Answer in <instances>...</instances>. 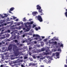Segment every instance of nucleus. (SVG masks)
<instances>
[{
  "label": "nucleus",
  "mask_w": 67,
  "mask_h": 67,
  "mask_svg": "<svg viewBox=\"0 0 67 67\" xmlns=\"http://www.w3.org/2000/svg\"><path fill=\"white\" fill-rule=\"evenodd\" d=\"M12 47H13V50L15 53V56H17L19 54V52L18 51L19 49L18 47L15 45L11 44L10 45L8 48L9 50L12 49Z\"/></svg>",
  "instance_id": "nucleus-1"
},
{
  "label": "nucleus",
  "mask_w": 67,
  "mask_h": 67,
  "mask_svg": "<svg viewBox=\"0 0 67 67\" xmlns=\"http://www.w3.org/2000/svg\"><path fill=\"white\" fill-rule=\"evenodd\" d=\"M35 18L36 19H37L40 22H42L43 21L41 16L40 15H38V16H36Z\"/></svg>",
  "instance_id": "nucleus-2"
},
{
  "label": "nucleus",
  "mask_w": 67,
  "mask_h": 67,
  "mask_svg": "<svg viewBox=\"0 0 67 67\" xmlns=\"http://www.w3.org/2000/svg\"><path fill=\"white\" fill-rule=\"evenodd\" d=\"M51 60H53V59H46L45 60H43V62H46L47 64H50L51 63Z\"/></svg>",
  "instance_id": "nucleus-3"
},
{
  "label": "nucleus",
  "mask_w": 67,
  "mask_h": 67,
  "mask_svg": "<svg viewBox=\"0 0 67 67\" xmlns=\"http://www.w3.org/2000/svg\"><path fill=\"white\" fill-rule=\"evenodd\" d=\"M37 9L38 10V12L40 13H43L42 12V9H41V7L39 5H37Z\"/></svg>",
  "instance_id": "nucleus-4"
},
{
  "label": "nucleus",
  "mask_w": 67,
  "mask_h": 67,
  "mask_svg": "<svg viewBox=\"0 0 67 67\" xmlns=\"http://www.w3.org/2000/svg\"><path fill=\"white\" fill-rule=\"evenodd\" d=\"M41 52V50H38L37 49H36L34 51V52L35 53H39V52Z\"/></svg>",
  "instance_id": "nucleus-5"
},
{
  "label": "nucleus",
  "mask_w": 67,
  "mask_h": 67,
  "mask_svg": "<svg viewBox=\"0 0 67 67\" xmlns=\"http://www.w3.org/2000/svg\"><path fill=\"white\" fill-rule=\"evenodd\" d=\"M49 51V50H46V52L47 53H46L45 52H43L42 54L43 55H47V54H49V53L48 52V51Z\"/></svg>",
  "instance_id": "nucleus-6"
},
{
  "label": "nucleus",
  "mask_w": 67,
  "mask_h": 67,
  "mask_svg": "<svg viewBox=\"0 0 67 67\" xmlns=\"http://www.w3.org/2000/svg\"><path fill=\"white\" fill-rule=\"evenodd\" d=\"M25 27L27 28V29H29L28 28V27H29V29H30L31 28V26L30 25H29V26H27L26 25V24H25Z\"/></svg>",
  "instance_id": "nucleus-7"
},
{
  "label": "nucleus",
  "mask_w": 67,
  "mask_h": 67,
  "mask_svg": "<svg viewBox=\"0 0 67 67\" xmlns=\"http://www.w3.org/2000/svg\"><path fill=\"white\" fill-rule=\"evenodd\" d=\"M32 14L34 16H35L37 14V13L36 12H32Z\"/></svg>",
  "instance_id": "nucleus-8"
},
{
  "label": "nucleus",
  "mask_w": 67,
  "mask_h": 67,
  "mask_svg": "<svg viewBox=\"0 0 67 67\" xmlns=\"http://www.w3.org/2000/svg\"><path fill=\"white\" fill-rule=\"evenodd\" d=\"M34 23L33 22V21H31L30 22H27V24L28 25H31L33 24V23Z\"/></svg>",
  "instance_id": "nucleus-9"
},
{
  "label": "nucleus",
  "mask_w": 67,
  "mask_h": 67,
  "mask_svg": "<svg viewBox=\"0 0 67 67\" xmlns=\"http://www.w3.org/2000/svg\"><path fill=\"white\" fill-rule=\"evenodd\" d=\"M33 37H39L40 36L38 35H33Z\"/></svg>",
  "instance_id": "nucleus-10"
},
{
  "label": "nucleus",
  "mask_w": 67,
  "mask_h": 67,
  "mask_svg": "<svg viewBox=\"0 0 67 67\" xmlns=\"http://www.w3.org/2000/svg\"><path fill=\"white\" fill-rule=\"evenodd\" d=\"M23 43H24L25 42H27V40L26 38H25L23 39Z\"/></svg>",
  "instance_id": "nucleus-11"
},
{
  "label": "nucleus",
  "mask_w": 67,
  "mask_h": 67,
  "mask_svg": "<svg viewBox=\"0 0 67 67\" xmlns=\"http://www.w3.org/2000/svg\"><path fill=\"white\" fill-rule=\"evenodd\" d=\"M14 9V7L13 8H11L10 9V11H12Z\"/></svg>",
  "instance_id": "nucleus-12"
},
{
  "label": "nucleus",
  "mask_w": 67,
  "mask_h": 67,
  "mask_svg": "<svg viewBox=\"0 0 67 67\" xmlns=\"http://www.w3.org/2000/svg\"><path fill=\"white\" fill-rule=\"evenodd\" d=\"M41 43V45L42 46H43V45H44V43L43 42H42Z\"/></svg>",
  "instance_id": "nucleus-13"
},
{
  "label": "nucleus",
  "mask_w": 67,
  "mask_h": 67,
  "mask_svg": "<svg viewBox=\"0 0 67 67\" xmlns=\"http://www.w3.org/2000/svg\"><path fill=\"white\" fill-rule=\"evenodd\" d=\"M56 54L57 56H59V53L58 52H57L56 53Z\"/></svg>",
  "instance_id": "nucleus-14"
},
{
  "label": "nucleus",
  "mask_w": 67,
  "mask_h": 67,
  "mask_svg": "<svg viewBox=\"0 0 67 67\" xmlns=\"http://www.w3.org/2000/svg\"><path fill=\"white\" fill-rule=\"evenodd\" d=\"M33 58H37V56H36L35 55H33Z\"/></svg>",
  "instance_id": "nucleus-15"
},
{
  "label": "nucleus",
  "mask_w": 67,
  "mask_h": 67,
  "mask_svg": "<svg viewBox=\"0 0 67 67\" xmlns=\"http://www.w3.org/2000/svg\"><path fill=\"white\" fill-rule=\"evenodd\" d=\"M23 20L24 21H27L26 19H25V18H24L23 19Z\"/></svg>",
  "instance_id": "nucleus-16"
},
{
  "label": "nucleus",
  "mask_w": 67,
  "mask_h": 67,
  "mask_svg": "<svg viewBox=\"0 0 67 67\" xmlns=\"http://www.w3.org/2000/svg\"><path fill=\"white\" fill-rule=\"evenodd\" d=\"M23 60H19V63H21V62L22 63V62H23Z\"/></svg>",
  "instance_id": "nucleus-17"
},
{
  "label": "nucleus",
  "mask_w": 67,
  "mask_h": 67,
  "mask_svg": "<svg viewBox=\"0 0 67 67\" xmlns=\"http://www.w3.org/2000/svg\"><path fill=\"white\" fill-rule=\"evenodd\" d=\"M36 26V25H34V24H33V26H32V27L33 28H34Z\"/></svg>",
  "instance_id": "nucleus-18"
},
{
  "label": "nucleus",
  "mask_w": 67,
  "mask_h": 67,
  "mask_svg": "<svg viewBox=\"0 0 67 67\" xmlns=\"http://www.w3.org/2000/svg\"><path fill=\"white\" fill-rule=\"evenodd\" d=\"M63 45L62 44L60 45V47H63Z\"/></svg>",
  "instance_id": "nucleus-19"
},
{
  "label": "nucleus",
  "mask_w": 67,
  "mask_h": 67,
  "mask_svg": "<svg viewBox=\"0 0 67 67\" xmlns=\"http://www.w3.org/2000/svg\"><path fill=\"white\" fill-rule=\"evenodd\" d=\"M4 60H5V59H3V60L1 59V60L0 62H3V61H4Z\"/></svg>",
  "instance_id": "nucleus-20"
},
{
  "label": "nucleus",
  "mask_w": 67,
  "mask_h": 67,
  "mask_svg": "<svg viewBox=\"0 0 67 67\" xmlns=\"http://www.w3.org/2000/svg\"><path fill=\"white\" fill-rule=\"evenodd\" d=\"M44 48H42L41 49V52L43 51H44Z\"/></svg>",
  "instance_id": "nucleus-21"
},
{
  "label": "nucleus",
  "mask_w": 67,
  "mask_h": 67,
  "mask_svg": "<svg viewBox=\"0 0 67 67\" xmlns=\"http://www.w3.org/2000/svg\"><path fill=\"white\" fill-rule=\"evenodd\" d=\"M31 65H32V63H31L29 64V66H30Z\"/></svg>",
  "instance_id": "nucleus-22"
},
{
  "label": "nucleus",
  "mask_w": 67,
  "mask_h": 67,
  "mask_svg": "<svg viewBox=\"0 0 67 67\" xmlns=\"http://www.w3.org/2000/svg\"><path fill=\"white\" fill-rule=\"evenodd\" d=\"M38 38H39V40L40 41H41L42 40V39L41 38V37H40V36L39 37H38Z\"/></svg>",
  "instance_id": "nucleus-23"
},
{
  "label": "nucleus",
  "mask_w": 67,
  "mask_h": 67,
  "mask_svg": "<svg viewBox=\"0 0 67 67\" xmlns=\"http://www.w3.org/2000/svg\"><path fill=\"white\" fill-rule=\"evenodd\" d=\"M53 43L55 44H57V42L56 41H55L53 42Z\"/></svg>",
  "instance_id": "nucleus-24"
},
{
  "label": "nucleus",
  "mask_w": 67,
  "mask_h": 67,
  "mask_svg": "<svg viewBox=\"0 0 67 67\" xmlns=\"http://www.w3.org/2000/svg\"><path fill=\"white\" fill-rule=\"evenodd\" d=\"M58 51H60V52H61V50L60 48H59L58 49Z\"/></svg>",
  "instance_id": "nucleus-25"
},
{
  "label": "nucleus",
  "mask_w": 67,
  "mask_h": 67,
  "mask_svg": "<svg viewBox=\"0 0 67 67\" xmlns=\"http://www.w3.org/2000/svg\"><path fill=\"white\" fill-rule=\"evenodd\" d=\"M47 41V39H45L44 40V42H46Z\"/></svg>",
  "instance_id": "nucleus-26"
},
{
  "label": "nucleus",
  "mask_w": 67,
  "mask_h": 67,
  "mask_svg": "<svg viewBox=\"0 0 67 67\" xmlns=\"http://www.w3.org/2000/svg\"><path fill=\"white\" fill-rule=\"evenodd\" d=\"M4 57L3 55H2L1 56V58L2 59H4Z\"/></svg>",
  "instance_id": "nucleus-27"
},
{
  "label": "nucleus",
  "mask_w": 67,
  "mask_h": 67,
  "mask_svg": "<svg viewBox=\"0 0 67 67\" xmlns=\"http://www.w3.org/2000/svg\"><path fill=\"white\" fill-rule=\"evenodd\" d=\"M55 38V37H54L53 38H55V40H59V39H58V38L56 39V38Z\"/></svg>",
  "instance_id": "nucleus-28"
},
{
  "label": "nucleus",
  "mask_w": 67,
  "mask_h": 67,
  "mask_svg": "<svg viewBox=\"0 0 67 67\" xmlns=\"http://www.w3.org/2000/svg\"><path fill=\"white\" fill-rule=\"evenodd\" d=\"M10 30H8L7 31V32L8 33H9L10 32Z\"/></svg>",
  "instance_id": "nucleus-29"
},
{
  "label": "nucleus",
  "mask_w": 67,
  "mask_h": 67,
  "mask_svg": "<svg viewBox=\"0 0 67 67\" xmlns=\"http://www.w3.org/2000/svg\"><path fill=\"white\" fill-rule=\"evenodd\" d=\"M32 66H35L36 64L35 63L32 64Z\"/></svg>",
  "instance_id": "nucleus-30"
},
{
  "label": "nucleus",
  "mask_w": 67,
  "mask_h": 67,
  "mask_svg": "<svg viewBox=\"0 0 67 67\" xmlns=\"http://www.w3.org/2000/svg\"><path fill=\"white\" fill-rule=\"evenodd\" d=\"M36 40H37L38 39V37H37H37H36V38H34Z\"/></svg>",
  "instance_id": "nucleus-31"
},
{
  "label": "nucleus",
  "mask_w": 67,
  "mask_h": 67,
  "mask_svg": "<svg viewBox=\"0 0 67 67\" xmlns=\"http://www.w3.org/2000/svg\"><path fill=\"white\" fill-rule=\"evenodd\" d=\"M36 57L37 58H40V56H36Z\"/></svg>",
  "instance_id": "nucleus-32"
},
{
  "label": "nucleus",
  "mask_w": 67,
  "mask_h": 67,
  "mask_svg": "<svg viewBox=\"0 0 67 67\" xmlns=\"http://www.w3.org/2000/svg\"><path fill=\"white\" fill-rule=\"evenodd\" d=\"M65 14L66 16L67 17V12L65 13Z\"/></svg>",
  "instance_id": "nucleus-33"
},
{
  "label": "nucleus",
  "mask_w": 67,
  "mask_h": 67,
  "mask_svg": "<svg viewBox=\"0 0 67 67\" xmlns=\"http://www.w3.org/2000/svg\"><path fill=\"white\" fill-rule=\"evenodd\" d=\"M35 29L36 30H37V31L38 30V28H37V27H36L35 28Z\"/></svg>",
  "instance_id": "nucleus-34"
},
{
  "label": "nucleus",
  "mask_w": 67,
  "mask_h": 67,
  "mask_svg": "<svg viewBox=\"0 0 67 67\" xmlns=\"http://www.w3.org/2000/svg\"><path fill=\"white\" fill-rule=\"evenodd\" d=\"M25 36H26V35L25 34H24L23 35V37H24Z\"/></svg>",
  "instance_id": "nucleus-35"
},
{
  "label": "nucleus",
  "mask_w": 67,
  "mask_h": 67,
  "mask_svg": "<svg viewBox=\"0 0 67 67\" xmlns=\"http://www.w3.org/2000/svg\"><path fill=\"white\" fill-rule=\"evenodd\" d=\"M16 17H15L14 16H13V19H15L16 18Z\"/></svg>",
  "instance_id": "nucleus-36"
},
{
  "label": "nucleus",
  "mask_w": 67,
  "mask_h": 67,
  "mask_svg": "<svg viewBox=\"0 0 67 67\" xmlns=\"http://www.w3.org/2000/svg\"><path fill=\"white\" fill-rule=\"evenodd\" d=\"M39 59V60L40 61V62H41V60L42 59V60H43V59H41L40 60V59Z\"/></svg>",
  "instance_id": "nucleus-37"
},
{
  "label": "nucleus",
  "mask_w": 67,
  "mask_h": 67,
  "mask_svg": "<svg viewBox=\"0 0 67 67\" xmlns=\"http://www.w3.org/2000/svg\"><path fill=\"white\" fill-rule=\"evenodd\" d=\"M14 39H15L16 38V37L15 36L13 38Z\"/></svg>",
  "instance_id": "nucleus-38"
},
{
  "label": "nucleus",
  "mask_w": 67,
  "mask_h": 67,
  "mask_svg": "<svg viewBox=\"0 0 67 67\" xmlns=\"http://www.w3.org/2000/svg\"><path fill=\"white\" fill-rule=\"evenodd\" d=\"M14 41L15 43L17 42H18V41L17 40H15Z\"/></svg>",
  "instance_id": "nucleus-39"
},
{
  "label": "nucleus",
  "mask_w": 67,
  "mask_h": 67,
  "mask_svg": "<svg viewBox=\"0 0 67 67\" xmlns=\"http://www.w3.org/2000/svg\"><path fill=\"white\" fill-rule=\"evenodd\" d=\"M4 15H5L6 17H7L8 16V15L6 14H4Z\"/></svg>",
  "instance_id": "nucleus-40"
},
{
  "label": "nucleus",
  "mask_w": 67,
  "mask_h": 67,
  "mask_svg": "<svg viewBox=\"0 0 67 67\" xmlns=\"http://www.w3.org/2000/svg\"><path fill=\"white\" fill-rule=\"evenodd\" d=\"M52 41H54L55 40V39H54L52 38Z\"/></svg>",
  "instance_id": "nucleus-41"
},
{
  "label": "nucleus",
  "mask_w": 67,
  "mask_h": 67,
  "mask_svg": "<svg viewBox=\"0 0 67 67\" xmlns=\"http://www.w3.org/2000/svg\"><path fill=\"white\" fill-rule=\"evenodd\" d=\"M27 58V57H24V59H26V58Z\"/></svg>",
  "instance_id": "nucleus-42"
},
{
  "label": "nucleus",
  "mask_w": 67,
  "mask_h": 67,
  "mask_svg": "<svg viewBox=\"0 0 67 67\" xmlns=\"http://www.w3.org/2000/svg\"><path fill=\"white\" fill-rule=\"evenodd\" d=\"M41 66V67H44V65H41L40 66Z\"/></svg>",
  "instance_id": "nucleus-43"
},
{
  "label": "nucleus",
  "mask_w": 67,
  "mask_h": 67,
  "mask_svg": "<svg viewBox=\"0 0 67 67\" xmlns=\"http://www.w3.org/2000/svg\"><path fill=\"white\" fill-rule=\"evenodd\" d=\"M17 38L18 39H19V36H17Z\"/></svg>",
  "instance_id": "nucleus-44"
},
{
  "label": "nucleus",
  "mask_w": 67,
  "mask_h": 67,
  "mask_svg": "<svg viewBox=\"0 0 67 67\" xmlns=\"http://www.w3.org/2000/svg\"><path fill=\"white\" fill-rule=\"evenodd\" d=\"M29 54L30 56H31V54L30 52H29Z\"/></svg>",
  "instance_id": "nucleus-45"
},
{
  "label": "nucleus",
  "mask_w": 67,
  "mask_h": 67,
  "mask_svg": "<svg viewBox=\"0 0 67 67\" xmlns=\"http://www.w3.org/2000/svg\"><path fill=\"white\" fill-rule=\"evenodd\" d=\"M18 19H16L15 21H18Z\"/></svg>",
  "instance_id": "nucleus-46"
},
{
  "label": "nucleus",
  "mask_w": 67,
  "mask_h": 67,
  "mask_svg": "<svg viewBox=\"0 0 67 67\" xmlns=\"http://www.w3.org/2000/svg\"><path fill=\"white\" fill-rule=\"evenodd\" d=\"M2 43L3 44H4L5 43V42H3V41L2 42Z\"/></svg>",
  "instance_id": "nucleus-47"
},
{
  "label": "nucleus",
  "mask_w": 67,
  "mask_h": 67,
  "mask_svg": "<svg viewBox=\"0 0 67 67\" xmlns=\"http://www.w3.org/2000/svg\"><path fill=\"white\" fill-rule=\"evenodd\" d=\"M1 67H3V64L1 65Z\"/></svg>",
  "instance_id": "nucleus-48"
},
{
  "label": "nucleus",
  "mask_w": 67,
  "mask_h": 67,
  "mask_svg": "<svg viewBox=\"0 0 67 67\" xmlns=\"http://www.w3.org/2000/svg\"><path fill=\"white\" fill-rule=\"evenodd\" d=\"M30 60H31V61H33L34 60H33V59H31Z\"/></svg>",
  "instance_id": "nucleus-49"
},
{
  "label": "nucleus",
  "mask_w": 67,
  "mask_h": 67,
  "mask_svg": "<svg viewBox=\"0 0 67 67\" xmlns=\"http://www.w3.org/2000/svg\"><path fill=\"white\" fill-rule=\"evenodd\" d=\"M7 25V24L6 23H4V25Z\"/></svg>",
  "instance_id": "nucleus-50"
},
{
  "label": "nucleus",
  "mask_w": 67,
  "mask_h": 67,
  "mask_svg": "<svg viewBox=\"0 0 67 67\" xmlns=\"http://www.w3.org/2000/svg\"><path fill=\"white\" fill-rule=\"evenodd\" d=\"M40 29V27H39L38 28V29Z\"/></svg>",
  "instance_id": "nucleus-51"
},
{
  "label": "nucleus",
  "mask_w": 67,
  "mask_h": 67,
  "mask_svg": "<svg viewBox=\"0 0 67 67\" xmlns=\"http://www.w3.org/2000/svg\"><path fill=\"white\" fill-rule=\"evenodd\" d=\"M21 67H24V65H21Z\"/></svg>",
  "instance_id": "nucleus-52"
},
{
  "label": "nucleus",
  "mask_w": 67,
  "mask_h": 67,
  "mask_svg": "<svg viewBox=\"0 0 67 67\" xmlns=\"http://www.w3.org/2000/svg\"><path fill=\"white\" fill-rule=\"evenodd\" d=\"M65 67H67V65H65Z\"/></svg>",
  "instance_id": "nucleus-53"
},
{
  "label": "nucleus",
  "mask_w": 67,
  "mask_h": 67,
  "mask_svg": "<svg viewBox=\"0 0 67 67\" xmlns=\"http://www.w3.org/2000/svg\"><path fill=\"white\" fill-rule=\"evenodd\" d=\"M58 45L59 46L60 45V43L59 42L58 43Z\"/></svg>",
  "instance_id": "nucleus-54"
},
{
  "label": "nucleus",
  "mask_w": 67,
  "mask_h": 67,
  "mask_svg": "<svg viewBox=\"0 0 67 67\" xmlns=\"http://www.w3.org/2000/svg\"><path fill=\"white\" fill-rule=\"evenodd\" d=\"M22 45H23L22 44H20V46H22Z\"/></svg>",
  "instance_id": "nucleus-55"
},
{
  "label": "nucleus",
  "mask_w": 67,
  "mask_h": 67,
  "mask_svg": "<svg viewBox=\"0 0 67 67\" xmlns=\"http://www.w3.org/2000/svg\"><path fill=\"white\" fill-rule=\"evenodd\" d=\"M42 38H44V37H43V36H42Z\"/></svg>",
  "instance_id": "nucleus-56"
},
{
  "label": "nucleus",
  "mask_w": 67,
  "mask_h": 67,
  "mask_svg": "<svg viewBox=\"0 0 67 67\" xmlns=\"http://www.w3.org/2000/svg\"><path fill=\"white\" fill-rule=\"evenodd\" d=\"M34 43H36V41H35Z\"/></svg>",
  "instance_id": "nucleus-57"
},
{
  "label": "nucleus",
  "mask_w": 67,
  "mask_h": 67,
  "mask_svg": "<svg viewBox=\"0 0 67 67\" xmlns=\"http://www.w3.org/2000/svg\"><path fill=\"white\" fill-rule=\"evenodd\" d=\"M21 58H23V57L21 56L20 57Z\"/></svg>",
  "instance_id": "nucleus-58"
},
{
  "label": "nucleus",
  "mask_w": 67,
  "mask_h": 67,
  "mask_svg": "<svg viewBox=\"0 0 67 67\" xmlns=\"http://www.w3.org/2000/svg\"><path fill=\"white\" fill-rule=\"evenodd\" d=\"M43 14H41V15H42Z\"/></svg>",
  "instance_id": "nucleus-59"
},
{
  "label": "nucleus",
  "mask_w": 67,
  "mask_h": 67,
  "mask_svg": "<svg viewBox=\"0 0 67 67\" xmlns=\"http://www.w3.org/2000/svg\"><path fill=\"white\" fill-rule=\"evenodd\" d=\"M57 58H59V57H57Z\"/></svg>",
  "instance_id": "nucleus-60"
},
{
  "label": "nucleus",
  "mask_w": 67,
  "mask_h": 67,
  "mask_svg": "<svg viewBox=\"0 0 67 67\" xmlns=\"http://www.w3.org/2000/svg\"><path fill=\"white\" fill-rule=\"evenodd\" d=\"M2 43H1V42H0V45H1Z\"/></svg>",
  "instance_id": "nucleus-61"
},
{
  "label": "nucleus",
  "mask_w": 67,
  "mask_h": 67,
  "mask_svg": "<svg viewBox=\"0 0 67 67\" xmlns=\"http://www.w3.org/2000/svg\"><path fill=\"white\" fill-rule=\"evenodd\" d=\"M31 20V19H29V21H30Z\"/></svg>",
  "instance_id": "nucleus-62"
},
{
  "label": "nucleus",
  "mask_w": 67,
  "mask_h": 67,
  "mask_svg": "<svg viewBox=\"0 0 67 67\" xmlns=\"http://www.w3.org/2000/svg\"><path fill=\"white\" fill-rule=\"evenodd\" d=\"M9 12L10 13H11V12L9 11Z\"/></svg>",
  "instance_id": "nucleus-63"
},
{
  "label": "nucleus",
  "mask_w": 67,
  "mask_h": 67,
  "mask_svg": "<svg viewBox=\"0 0 67 67\" xmlns=\"http://www.w3.org/2000/svg\"><path fill=\"white\" fill-rule=\"evenodd\" d=\"M4 17H5V16H2V18H4Z\"/></svg>",
  "instance_id": "nucleus-64"
}]
</instances>
